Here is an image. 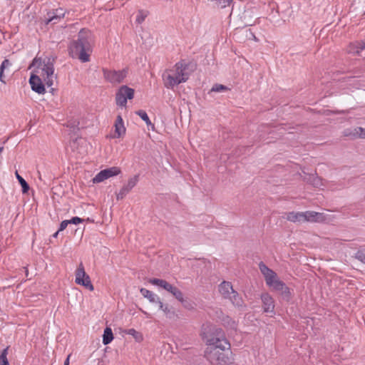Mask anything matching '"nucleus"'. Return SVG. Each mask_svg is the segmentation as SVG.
I'll list each match as a JSON object with an SVG mask.
<instances>
[{
	"label": "nucleus",
	"mask_w": 365,
	"mask_h": 365,
	"mask_svg": "<svg viewBox=\"0 0 365 365\" xmlns=\"http://www.w3.org/2000/svg\"><path fill=\"white\" fill-rule=\"evenodd\" d=\"M207 344L205 356L211 364L232 365L234 363L231 345L222 329H215L213 334L207 339Z\"/></svg>",
	"instance_id": "1"
},
{
	"label": "nucleus",
	"mask_w": 365,
	"mask_h": 365,
	"mask_svg": "<svg viewBox=\"0 0 365 365\" xmlns=\"http://www.w3.org/2000/svg\"><path fill=\"white\" fill-rule=\"evenodd\" d=\"M93 35L87 29H82L77 35V38L73 40L69 46V54L72 58H78L81 62L86 63L90 61V55L92 51L91 44Z\"/></svg>",
	"instance_id": "2"
},
{
	"label": "nucleus",
	"mask_w": 365,
	"mask_h": 365,
	"mask_svg": "<svg viewBox=\"0 0 365 365\" xmlns=\"http://www.w3.org/2000/svg\"><path fill=\"white\" fill-rule=\"evenodd\" d=\"M287 220L293 222H322L324 220L322 213L314 211H307L304 212H289L287 214Z\"/></svg>",
	"instance_id": "3"
},
{
	"label": "nucleus",
	"mask_w": 365,
	"mask_h": 365,
	"mask_svg": "<svg viewBox=\"0 0 365 365\" xmlns=\"http://www.w3.org/2000/svg\"><path fill=\"white\" fill-rule=\"evenodd\" d=\"M103 73L106 81L112 84H118L122 83L126 78L128 69L123 68L122 70L115 71L103 68Z\"/></svg>",
	"instance_id": "4"
},
{
	"label": "nucleus",
	"mask_w": 365,
	"mask_h": 365,
	"mask_svg": "<svg viewBox=\"0 0 365 365\" xmlns=\"http://www.w3.org/2000/svg\"><path fill=\"white\" fill-rule=\"evenodd\" d=\"M135 90L127 86H121L115 94L116 104L120 107H125L128 100L134 98Z\"/></svg>",
	"instance_id": "5"
},
{
	"label": "nucleus",
	"mask_w": 365,
	"mask_h": 365,
	"mask_svg": "<svg viewBox=\"0 0 365 365\" xmlns=\"http://www.w3.org/2000/svg\"><path fill=\"white\" fill-rule=\"evenodd\" d=\"M267 285L272 287L273 290L278 292L283 300L289 302L292 299V296L290 289L277 277L272 281L271 284H268Z\"/></svg>",
	"instance_id": "6"
},
{
	"label": "nucleus",
	"mask_w": 365,
	"mask_h": 365,
	"mask_svg": "<svg viewBox=\"0 0 365 365\" xmlns=\"http://www.w3.org/2000/svg\"><path fill=\"white\" fill-rule=\"evenodd\" d=\"M75 282L77 284L81 285L93 291L94 289L93 285L91 283L89 275L85 272V269L82 262L78 265L76 271Z\"/></svg>",
	"instance_id": "7"
},
{
	"label": "nucleus",
	"mask_w": 365,
	"mask_h": 365,
	"mask_svg": "<svg viewBox=\"0 0 365 365\" xmlns=\"http://www.w3.org/2000/svg\"><path fill=\"white\" fill-rule=\"evenodd\" d=\"M54 58H48L47 61H43V67L42 68V76L43 77L45 85L47 87H51L53 85V66Z\"/></svg>",
	"instance_id": "8"
},
{
	"label": "nucleus",
	"mask_w": 365,
	"mask_h": 365,
	"mask_svg": "<svg viewBox=\"0 0 365 365\" xmlns=\"http://www.w3.org/2000/svg\"><path fill=\"white\" fill-rule=\"evenodd\" d=\"M139 180V175H135L128 180L127 185H124L118 193L116 194L118 200H123L128 193L136 185Z\"/></svg>",
	"instance_id": "9"
},
{
	"label": "nucleus",
	"mask_w": 365,
	"mask_h": 365,
	"mask_svg": "<svg viewBox=\"0 0 365 365\" xmlns=\"http://www.w3.org/2000/svg\"><path fill=\"white\" fill-rule=\"evenodd\" d=\"M31 89L38 94H44L46 93L45 84L42 82L41 78L32 73L29 81Z\"/></svg>",
	"instance_id": "10"
},
{
	"label": "nucleus",
	"mask_w": 365,
	"mask_h": 365,
	"mask_svg": "<svg viewBox=\"0 0 365 365\" xmlns=\"http://www.w3.org/2000/svg\"><path fill=\"white\" fill-rule=\"evenodd\" d=\"M261 299L264 312L270 313L272 315L275 314L273 298L268 293H262L261 294Z\"/></svg>",
	"instance_id": "11"
},
{
	"label": "nucleus",
	"mask_w": 365,
	"mask_h": 365,
	"mask_svg": "<svg viewBox=\"0 0 365 365\" xmlns=\"http://www.w3.org/2000/svg\"><path fill=\"white\" fill-rule=\"evenodd\" d=\"M227 299H228L239 311H245L246 309L247 305L237 291L231 292V294Z\"/></svg>",
	"instance_id": "12"
},
{
	"label": "nucleus",
	"mask_w": 365,
	"mask_h": 365,
	"mask_svg": "<svg viewBox=\"0 0 365 365\" xmlns=\"http://www.w3.org/2000/svg\"><path fill=\"white\" fill-rule=\"evenodd\" d=\"M259 269L264 277L266 284H271L272 281L277 277V274L269 269L263 262L259 263Z\"/></svg>",
	"instance_id": "13"
},
{
	"label": "nucleus",
	"mask_w": 365,
	"mask_h": 365,
	"mask_svg": "<svg viewBox=\"0 0 365 365\" xmlns=\"http://www.w3.org/2000/svg\"><path fill=\"white\" fill-rule=\"evenodd\" d=\"M188 79V77H181L176 73V76L168 75L165 80V86L168 88H173L174 86L185 82Z\"/></svg>",
	"instance_id": "14"
},
{
	"label": "nucleus",
	"mask_w": 365,
	"mask_h": 365,
	"mask_svg": "<svg viewBox=\"0 0 365 365\" xmlns=\"http://www.w3.org/2000/svg\"><path fill=\"white\" fill-rule=\"evenodd\" d=\"M140 292L145 298H147L150 302L158 304L160 308L163 307V302L160 297L153 292L145 288H141L140 289Z\"/></svg>",
	"instance_id": "15"
},
{
	"label": "nucleus",
	"mask_w": 365,
	"mask_h": 365,
	"mask_svg": "<svg viewBox=\"0 0 365 365\" xmlns=\"http://www.w3.org/2000/svg\"><path fill=\"white\" fill-rule=\"evenodd\" d=\"M114 128L115 138H120L125 135L126 129L124 126V123L120 115L117 116L114 123Z\"/></svg>",
	"instance_id": "16"
},
{
	"label": "nucleus",
	"mask_w": 365,
	"mask_h": 365,
	"mask_svg": "<svg viewBox=\"0 0 365 365\" xmlns=\"http://www.w3.org/2000/svg\"><path fill=\"white\" fill-rule=\"evenodd\" d=\"M304 173L303 177L304 181L307 182L309 184H311L315 187H319L323 185L322 179L314 174H308Z\"/></svg>",
	"instance_id": "17"
},
{
	"label": "nucleus",
	"mask_w": 365,
	"mask_h": 365,
	"mask_svg": "<svg viewBox=\"0 0 365 365\" xmlns=\"http://www.w3.org/2000/svg\"><path fill=\"white\" fill-rule=\"evenodd\" d=\"M65 16V12H63L62 9H57L55 10H52L48 11L45 16V22L46 24H48L50 22L53 21V18L56 19H61Z\"/></svg>",
	"instance_id": "18"
},
{
	"label": "nucleus",
	"mask_w": 365,
	"mask_h": 365,
	"mask_svg": "<svg viewBox=\"0 0 365 365\" xmlns=\"http://www.w3.org/2000/svg\"><path fill=\"white\" fill-rule=\"evenodd\" d=\"M232 283L227 281H223L219 285V292L225 299H227L230 294L231 292H234Z\"/></svg>",
	"instance_id": "19"
},
{
	"label": "nucleus",
	"mask_w": 365,
	"mask_h": 365,
	"mask_svg": "<svg viewBox=\"0 0 365 365\" xmlns=\"http://www.w3.org/2000/svg\"><path fill=\"white\" fill-rule=\"evenodd\" d=\"M365 49V40L351 43L348 47V52L360 55V53Z\"/></svg>",
	"instance_id": "20"
},
{
	"label": "nucleus",
	"mask_w": 365,
	"mask_h": 365,
	"mask_svg": "<svg viewBox=\"0 0 365 365\" xmlns=\"http://www.w3.org/2000/svg\"><path fill=\"white\" fill-rule=\"evenodd\" d=\"M345 136H353L354 138H361L365 139V128L357 127L353 130H346L344 131Z\"/></svg>",
	"instance_id": "21"
},
{
	"label": "nucleus",
	"mask_w": 365,
	"mask_h": 365,
	"mask_svg": "<svg viewBox=\"0 0 365 365\" xmlns=\"http://www.w3.org/2000/svg\"><path fill=\"white\" fill-rule=\"evenodd\" d=\"M221 323L227 329L236 330L237 327V324L236 322L232 319L230 316L227 315L222 319Z\"/></svg>",
	"instance_id": "22"
},
{
	"label": "nucleus",
	"mask_w": 365,
	"mask_h": 365,
	"mask_svg": "<svg viewBox=\"0 0 365 365\" xmlns=\"http://www.w3.org/2000/svg\"><path fill=\"white\" fill-rule=\"evenodd\" d=\"M166 291L172 294L173 296L178 301L182 300L183 294L178 287L169 284Z\"/></svg>",
	"instance_id": "23"
},
{
	"label": "nucleus",
	"mask_w": 365,
	"mask_h": 365,
	"mask_svg": "<svg viewBox=\"0 0 365 365\" xmlns=\"http://www.w3.org/2000/svg\"><path fill=\"white\" fill-rule=\"evenodd\" d=\"M113 338L112 329L110 327H106L104 329L103 334V344L104 345L110 344L113 341Z\"/></svg>",
	"instance_id": "24"
},
{
	"label": "nucleus",
	"mask_w": 365,
	"mask_h": 365,
	"mask_svg": "<svg viewBox=\"0 0 365 365\" xmlns=\"http://www.w3.org/2000/svg\"><path fill=\"white\" fill-rule=\"evenodd\" d=\"M176 73L181 77H188V74L185 73V70L187 68V65L182 61H180L175 64Z\"/></svg>",
	"instance_id": "25"
},
{
	"label": "nucleus",
	"mask_w": 365,
	"mask_h": 365,
	"mask_svg": "<svg viewBox=\"0 0 365 365\" xmlns=\"http://www.w3.org/2000/svg\"><path fill=\"white\" fill-rule=\"evenodd\" d=\"M135 113L143 120L145 122V123L147 124L148 126H150L151 127V129L153 130H154V124L151 123V121L150 120V118L148 115V114L146 113V112L143 110H138L135 112Z\"/></svg>",
	"instance_id": "26"
},
{
	"label": "nucleus",
	"mask_w": 365,
	"mask_h": 365,
	"mask_svg": "<svg viewBox=\"0 0 365 365\" xmlns=\"http://www.w3.org/2000/svg\"><path fill=\"white\" fill-rule=\"evenodd\" d=\"M148 282L150 284H152L153 285L158 286L160 287H162L165 290H167L168 287L169 286V284H170L166 280L158 279V278L150 279Z\"/></svg>",
	"instance_id": "27"
},
{
	"label": "nucleus",
	"mask_w": 365,
	"mask_h": 365,
	"mask_svg": "<svg viewBox=\"0 0 365 365\" xmlns=\"http://www.w3.org/2000/svg\"><path fill=\"white\" fill-rule=\"evenodd\" d=\"M16 179L18 180L19 184L21 186L22 188V192L23 193H27L29 190V185L27 183V182L19 174V173L16 171L15 173Z\"/></svg>",
	"instance_id": "28"
},
{
	"label": "nucleus",
	"mask_w": 365,
	"mask_h": 365,
	"mask_svg": "<svg viewBox=\"0 0 365 365\" xmlns=\"http://www.w3.org/2000/svg\"><path fill=\"white\" fill-rule=\"evenodd\" d=\"M125 332L127 334L133 336L134 337V339H135V341H138V342H140L143 339V334L140 332L137 331L134 329H129L128 330H125Z\"/></svg>",
	"instance_id": "29"
},
{
	"label": "nucleus",
	"mask_w": 365,
	"mask_h": 365,
	"mask_svg": "<svg viewBox=\"0 0 365 365\" xmlns=\"http://www.w3.org/2000/svg\"><path fill=\"white\" fill-rule=\"evenodd\" d=\"M107 178H109L113 176L118 175L120 173V169L118 167H112L109 168L104 169Z\"/></svg>",
	"instance_id": "30"
},
{
	"label": "nucleus",
	"mask_w": 365,
	"mask_h": 365,
	"mask_svg": "<svg viewBox=\"0 0 365 365\" xmlns=\"http://www.w3.org/2000/svg\"><path fill=\"white\" fill-rule=\"evenodd\" d=\"M148 14L149 12L148 11L140 9L136 17V22L139 24H142Z\"/></svg>",
	"instance_id": "31"
},
{
	"label": "nucleus",
	"mask_w": 365,
	"mask_h": 365,
	"mask_svg": "<svg viewBox=\"0 0 365 365\" xmlns=\"http://www.w3.org/2000/svg\"><path fill=\"white\" fill-rule=\"evenodd\" d=\"M108 179L106 177V175L105 172L103 170H101L93 179V183H99L101 182H103V180Z\"/></svg>",
	"instance_id": "32"
},
{
	"label": "nucleus",
	"mask_w": 365,
	"mask_h": 365,
	"mask_svg": "<svg viewBox=\"0 0 365 365\" xmlns=\"http://www.w3.org/2000/svg\"><path fill=\"white\" fill-rule=\"evenodd\" d=\"M8 354V347L3 349L1 355H0V365H9V361L7 359Z\"/></svg>",
	"instance_id": "33"
},
{
	"label": "nucleus",
	"mask_w": 365,
	"mask_h": 365,
	"mask_svg": "<svg viewBox=\"0 0 365 365\" xmlns=\"http://www.w3.org/2000/svg\"><path fill=\"white\" fill-rule=\"evenodd\" d=\"M228 88L224 85L222 84H215L210 90V92H222L225 91H227Z\"/></svg>",
	"instance_id": "34"
},
{
	"label": "nucleus",
	"mask_w": 365,
	"mask_h": 365,
	"mask_svg": "<svg viewBox=\"0 0 365 365\" xmlns=\"http://www.w3.org/2000/svg\"><path fill=\"white\" fill-rule=\"evenodd\" d=\"M355 258L365 263V249L358 250L355 254Z\"/></svg>",
	"instance_id": "35"
},
{
	"label": "nucleus",
	"mask_w": 365,
	"mask_h": 365,
	"mask_svg": "<svg viewBox=\"0 0 365 365\" xmlns=\"http://www.w3.org/2000/svg\"><path fill=\"white\" fill-rule=\"evenodd\" d=\"M227 314H225L220 309H217L215 311V317L219 322H222V319L225 317Z\"/></svg>",
	"instance_id": "36"
},
{
	"label": "nucleus",
	"mask_w": 365,
	"mask_h": 365,
	"mask_svg": "<svg viewBox=\"0 0 365 365\" xmlns=\"http://www.w3.org/2000/svg\"><path fill=\"white\" fill-rule=\"evenodd\" d=\"M68 220L69 224H74V225H78L84 221L83 219L80 218L78 217H73L71 220Z\"/></svg>",
	"instance_id": "37"
},
{
	"label": "nucleus",
	"mask_w": 365,
	"mask_h": 365,
	"mask_svg": "<svg viewBox=\"0 0 365 365\" xmlns=\"http://www.w3.org/2000/svg\"><path fill=\"white\" fill-rule=\"evenodd\" d=\"M11 66V63L9 59H4L3 62L1 63V65L0 66V69L5 70L6 68H9Z\"/></svg>",
	"instance_id": "38"
},
{
	"label": "nucleus",
	"mask_w": 365,
	"mask_h": 365,
	"mask_svg": "<svg viewBox=\"0 0 365 365\" xmlns=\"http://www.w3.org/2000/svg\"><path fill=\"white\" fill-rule=\"evenodd\" d=\"M179 302H180L182 303V304L183 305V307H185L186 309L192 308V304H191L190 302L187 299H185L183 297H182V300H179Z\"/></svg>",
	"instance_id": "39"
},
{
	"label": "nucleus",
	"mask_w": 365,
	"mask_h": 365,
	"mask_svg": "<svg viewBox=\"0 0 365 365\" xmlns=\"http://www.w3.org/2000/svg\"><path fill=\"white\" fill-rule=\"evenodd\" d=\"M68 224H69V222H68V220H63L60 224V227L58 228V232H61V231L64 230Z\"/></svg>",
	"instance_id": "40"
},
{
	"label": "nucleus",
	"mask_w": 365,
	"mask_h": 365,
	"mask_svg": "<svg viewBox=\"0 0 365 365\" xmlns=\"http://www.w3.org/2000/svg\"><path fill=\"white\" fill-rule=\"evenodd\" d=\"M4 70L0 69V81L6 83L5 76L4 74Z\"/></svg>",
	"instance_id": "41"
},
{
	"label": "nucleus",
	"mask_w": 365,
	"mask_h": 365,
	"mask_svg": "<svg viewBox=\"0 0 365 365\" xmlns=\"http://www.w3.org/2000/svg\"><path fill=\"white\" fill-rule=\"evenodd\" d=\"M159 309L163 310L164 312V313H165V314H168L169 312H170L168 306V305H165L163 303V307L162 308L159 307Z\"/></svg>",
	"instance_id": "42"
},
{
	"label": "nucleus",
	"mask_w": 365,
	"mask_h": 365,
	"mask_svg": "<svg viewBox=\"0 0 365 365\" xmlns=\"http://www.w3.org/2000/svg\"><path fill=\"white\" fill-rule=\"evenodd\" d=\"M38 63V66L41 65V59H38V58H34V59L33 60V62H32L31 66H35V65H36V63Z\"/></svg>",
	"instance_id": "43"
},
{
	"label": "nucleus",
	"mask_w": 365,
	"mask_h": 365,
	"mask_svg": "<svg viewBox=\"0 0 365 365\" xmlns=\"http://www.w3.org/2000/svg\"><path fill=\"white\" fill-rule=\"evenodd\" d=\"M70 354L67 356V358L66 359L65 361H64V364L63 365H69V358H70Z\"/></svg>",
	"instance_id": "44"
},
{
	"label": "nucleus",
	"mask_w": 365,
	"mask_h": 365,
	"mask_svg": "<svg viewBox=\"0 0 365 365\" xmlns=\"http://www.w3.org/2000/svg\"><path fill=\"white\" fill-rule=\"evenodd\" d=\"M61 19H56L53 18V21H51L53 24H56L58 21H59Z\"/></svg>",
	"instance_id": "45"
},
{
	"label": "nucleus",
	"mask_w": 365,
	"mask_h": 365,
	"mask_svg": "<svg viewBox=\"0 0 365 365\" xmlns=\"http://www.w3.org/2000/svg\"><path fill=\"white\" fill-rule=\"evenodd\" d=\"M59 232L58 230L57 232H56L53 235V237H57L58 235Z\"/></svg>",
	"instance_id": "46"
},
{
	"label": "nucleus",
	"mask_w": 365,
	"mask_h": 365,
	"mask_svg": "<svg viewBox=\"0 0 365 365\" xmlns=\"http://www.w3.org/2000/svg\"><path fill=\"white\" fill-rule=\"evenodd\" d=\"M9 138H10V137L9 136L5 140H4L3 144H5L9 140Z\"/></svg>",
	"instance_id": "47"
},
{
	"label": "nucleus",
	"mask_w": 365,
	"mask_h": 365,
	"mask_svg": "<svg viewBox=\"0 0 365 365\" xmlns=\"http://www.w3.org/2000/svg\"><path fill=\"white\" fill-rule=\"evenodd\" d=\"M38 179H39L40 180H42V178H41V173H40V172H39V171H38Z\"/></svg>",
	"instance_id": "48"
},
{
	"label": "nucleus",
	"mask_w": 365,
	"mask_h": 365,
	"mask_svg": "<svg viewBox=\"0 0 365 365\" xmlns=\"http://www.w3.org/2000/svg\"><path fill=\"white\" fill-rule=\"evenodd\" d=\"M56 91V90L55 88H51L50 92L53 94Z\"/></svg>",
	"instance_id": "49"
},
{
	"label": "nucleus",
	"mask_w": 365,
	"mask_h": 365,
	"mask_svg": "<svg viewBox=\"0 0 365 365\" xmlns=\"http://www.w3.org/2000/svg\"><path fill=\"white\" fill-rule=\"evenodd\" d=\"M3 150H4V147L3 146L0 147V155L1 154Z\"/></svg>",
	"instance_id": "50"
}]
</instances>
